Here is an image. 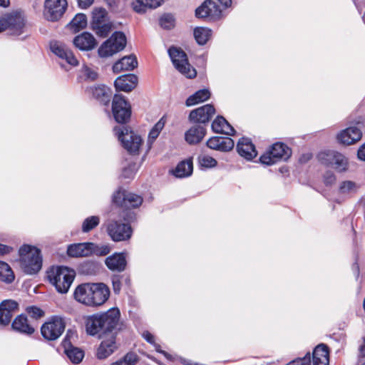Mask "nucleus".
I'll list each match as a JSON object with an SVG mask.
<instances>
[{
  "label": "nucleus",
  "mask_w": 365,
  "mask_h": 365,
  "mask_svg": "<svg viewBox=\"0 0 365 365\" xmlns=\"http://www.w3.org/2000/svg\"><path fill=\"white\" fill-rule=\"evenodd\" d=\"M19 255L20 267L26 274H34L41 270L42 256L39 249L26 245L20 248Z\"/></svg>",
  "instance_id": "f257e3e1"
},
{
  "label": "nucleus",
  "mask_w": 365,
  "mask_h": 365,
  "mask_svg": "<svg viewBox=\"0 0 365 365\" xmlns=\"http://www.w3.org/2000/svg\"><path fill=\"white\" fill-rule=\"evenodd\" d=\"M76 272L67 267H52L47 273L49 282L60 293H66L75 278Z\"/></svg>",
  "instance_id": "f03ea898"
},
{
  "label": "nucleus",
  "mask_w": 365,
  "mask_h": 365,
  "mask_svg": "<svg viewBox=\"0 0 365 365\" xmlns=\"http://www.w3.org/2000/svg\"><path fill=\"white\" fill-rule=\"evenodd\" d=\"M26 29L25 16L21 11H13L0 16V33L7 31L10 35L20 36Z\"/></svg>",
  "instance_id": "7ed1b4c3"
},
{
  "label": "nucleus",
  "mask_w": 365,
  "mask_h": 365,
  "mask_svg": "<svg viewBox=\"0 0 365 365\" xmlns=\"http://www.w3.org/2000/svg\"><path fill=\"white\" fill-rule=\"evenodd\" d=\"M115 135L121 142L123 148L130 154L138 155L143 145L140 135L130 130L128 128L115 126L113 129Z\"/></svg>",
  "instance_id": "20e7f679"
},
{
  "label": "nucleus",
  "mask_w": 365,
  "mask_h": 365,
  "mask_svg": "<svg viewBox=\"0 0 365 365\" xmlns=\"http://www.w3.org/2000/svg\"><path fill=\"white\" fill-rule=\"evenodd\" d=\"M168 54L175 68L189 78H195L197 71L188 62L187 54L180 48L172 46Z\"/></svg>",
  "instance_id": "39448f33"
},
{
  "label": "nucleus",
  "mask_w": 365,
  "mask_h": 365,
  "mask_svg": "<svg viewBox=\"0 0 365 365\" xmlns=\"http://www.w3.org/2000/svg\"><path fill=\"white\" fill-rule=\"evenodd\" d=\"M91 29L100 37H106L113 28L106 10L101 7L94 8L92 11Z\"/></svg>",
  "instance_id": "423d86ee"
},
{
  "label": "nucleus",
  "mask_w": 365,
  "mask_h": 365,
  "mask_svg": "<svg viewBox=\"0 0 365 365\" xmlns=\"http://www.w3.org/2000/svg\"><path fill=\"white\" fill-rule=\"evenodd\" d=\"M126 45V37L123 32L116 31L98 48V55L106 58L122 51Z\"/></svg>",
  "instance_id": "0eeeda50"
},
{
  "label": "nucleus",
  "mask_w": 365,
  "mask_h": 365,
  "mask_svg": "<svg viewBox=\"0 0 365 365\" xmlns=\"http://www.w3.org/2000/svg\"><path fill=\"white\" fill-rule=\"evenodd\" d=\"M66 328V321L61 316H53L46 322L41 328L44 339L53 341L59 338Z\"/></svg>",
  "instance_id": "6e6552de"
},
{
  "label": "nucleus",
  "mask_w": 365,
  "mask_h": 365,
  "mask_svg": "<svg viewBox=\"0 0 365 365\" xmlns=\"http://www.w3.org/2000/svg\"><path fill=\"white\" fill-rule=\"evenodd\" d=\"M101 322L102 332L106 334H115L123 329V324L120 322V313L118 309L111 308L106 312L99 314Z\"/></svg>",
  "instance_id": "1a4fd4ad"
},
{
  "label": "nucleus",
  "mask_w": 365,
  "mask_h": 365,
  "mask_svg": "<svg viewBox=\"0 0 365 365\" xmlns=\"http://www.w3.org/2000/svg\"><path fill=\"white\" fill-rule=\"evenodd\" d=\"M322 163L333 167L337 172L344 173L349 168V160L342 153L335 150L322 152L318 156Z\"/></svg>",
  "instance_id": "9d476101"
},
{
  "label": "nucleus",
  "mask_w": 365,
  "mask_h": 365,
  "mask_svg": "<svg viewBox=\"0 0 365 365\" xmlns=\"http://www.w3.org/2000/svg\"><path fill=\"white\" fill-rule=\"evenodd\" d=\"M106 230L110 237L115 242L129 240L132 235L131 227L115 219L108 221Z\"/></svg>",
  "instance_id": "9b49d317"
},
{
  "label": "nucleus",
  "mask_w": 365,
  "mask_h": 365,
  "mask_svg": "<svg viewBox=\"0 0 365 365\" xmlns=\"http://www.w3.org/2000/svg\"><path fill=\"white\" fill-rule=\"evenodd\" d=\"M112 111L116 122L119 123H127L131 115V107L125 97L121 94L114 95L112 101Z\"/></svg>",
  "instance_id": "f8f14e48"
},
{
  "label": "nucleus",
  "mask_w": 365,
  "mask_h": 365,
  "mask_svg": "<svg viewBox=\"0 0 365 365\" xmlns=\"http://www.w3.org/2000/svg\"><path fill=\"white\" fill-rule=\"evenodd\" d=\"M66 0H45L43 4V16L50 21L60 19L67 9Z\"/></svg>",
  "instance_id": "ddd939ff"
},
{
  "label": "nucleus",
  "mask_w": 365,
  "mask_h": 365,
  "mask_svg": "<svg viewBox=\"0 0 365 365\" xmlns=\"http://www.w3.org/2000/svg\"><path fill=\"white\" fill-rule=\"evenodd\" d=\"M290 155V150L287 146L281 143L273 144L271 150L260 157L262 164L270 165L274 164L280 159H287Z\"/></svg>",
  "instance_id": "4468645a"
},
{
  "label": "nucleus",
  "mask_w": 365,
  "mask_h": 365,
  "mask_svg": "<svg viewBox=\"0 0 365 365\" xmlns=\"http://www.w3.org/2000/svg\"><path fill=\"white\" fill-rule=\"evenodd\" d=\"M195 15L197 18L215 21L222 17V11L215 1L206 0L196 9Z\"/></svg>",
  "instance_id": "2eb2a0df"
},
{
  "label": "nucleus",
  "mask_w": 365,
  "mask_h": 365,
  "mask_svg": "<svg viewBox=\"0 0 365 365\" xmlns=\"http://www.w3.org/2000/svg\"><path fill=\"white\" fill-rule=\"evenodd\" d=\"M113 202L121 207L133 208L141 205L143 199L134 193L119 190L114 194Z\"/></svg>",
  "instance_id": "dca6fc26"
},
{
  "label": "nucleus",
  "mask_w": 365,
  "mask_h": 365,
  "mask_svg": "<svg viewBox=\"0 0 365 365\" xmlns=\"http://www.w3.org/2000/svg\"><path fill=\"white\" fill-rule=\"evenodd\" d=\"M339 143L343 145H351L358 143L362 138V132L356 126H350L340 130L336 136Z\"/></svg>",
  "instance_id": "f3484780"
},
{
  "label": "nucleus",
  "mask_w": 365,
  "mask_h": 365,
  "mask_svg": "<svg viewBox=\"0 0 365 365\" xmlns=\"http://www.w3.org/2000/svg\"><path fill=\"white\" fill-rule=\"evenodd\" d=\"M215 113V109L211 104H206L190 111L188 118L190 121L206 123Z\"/></svg>",
  "instance_id": "a211bd4d"
},
{
  "label": "nucleus",
  "mask_w": 365,
  "mask_h": 365,
  "mask_svg": "<svg viewBox=\"0 0 365 365\" xmlns=\"http://www.w3.org/2000/svg\"><path fill=\"white\" fill-rule=\"evenodd\" d=\"M51 51L60 58L64 59L71 66H76L78 61L74 56L73 51L65 44L55 41L51 43Z\"/></svg>",
  "instance_id": "6ab92c4d"
},
{
  "label": "nucleus",
  "mask_w": 365,
  "mask_h": 365,
  "mask_svg": "<svg viewBox=\"0 0 365 365\" xmlns=\"http://www.w3.org/2000/svg\"><path fill=\"white\" fill-rule=\"evenodd\" d=\"M18 303L11 299L3 301L0 304V325L7 326L11 322L14 314L18 310Z\"/></svg>",
  "instance_id": "aec40b11"
},
{
  "label": "nucleus",
  "mask_w": 365,
  "mask_h": 365,
  "mask_svg": "<svg viewBox=\"0 0 365 365\" xmlns=\"http://www.w3.org/2000/svg\"><path fill=\"white\" fill-rule=\"evenodd\" d=\"M110 291L108 287L103 283L92 284L91 306H100L108 299Z\"/></svg>",
  "instance_id": "412c9836"
},
{
  "label": "nucleus",
  "mask_w": 365,
  "mask_h": 365,
  "mask_svg": "<svg viewBox=\"0 0 365 365\" xmlns=\"http://www.w3.org/2000/svg\"><path fill=\"white\" fill-rule=\"evenodd\" d=\"M94 243L83 242L70 245L67 249L68 256L72 257H84L92 255Z\"/></svg>",
  "instance_id": "4be33fe9"
},
{
  "label": "nucleus",
  "mask_w": 365,
  "mask_h": 365,
  "mask_svg": "<svg viewBox=\"0 0 365 365\" xmlns=\"http://www.w3.org/2000/svg\"><path fill=\"white\" fill-rule=\"evenodd\" d=\"M207 145L212 150L227 152L234 148L235 143L232 138L228 137L215 136L207 141Z\"/></svg>",
  "instance_id": "5701e85b"
},
{
  "label": "nucleus",
  "mask_w": 365,
  "mask_h": 365,
  "mask_svg": "<svg viewBox=\"0 0 365 365\" xmlns=\"http://www.w3.org/2000/svg\"><path fill=\"white\" fill-rule=\"evenodd\" d=\"M115 334H109L107 338H103L98 350L96 356L100 359L107 358L116 349Z\"/></svg>",
  "instance_id": "b1692460"
},
{
  "label": "nucleus",
  "mask_w": 365,
  "mask_h": 365,
  "mask_svg": "<svg viewBox=\"0 0 365 365\" xmlns=\"http://www.w3.org/2000/svg\"><path fill=\"white\" fill-rule=\"evenodd\" d=\"M138 84V77L134 74L123 75L114 82L116 91H132Z\"/></svg>",
  "instance_id": "393cba45"
},
{
  "label": "nucleus",
  "mask_w": 365,
  "mask_h": 365,
  "mask_svg": "<svg viewBox=\"0 0 365 365\" xmlns=\"http://www.w3.org/2000/svg\"><path fill=\"white\" fill-rule=\"evenodd\" d=\"M73 42L75 46L81 51L92 50L97 44L93 36L88 32H83L76 36Z\"/></svg>",
  "instance_id": "a878e982"
},
{
  "label": "nucleus",
  "mask_w": 365,
  "mask_h": 365,
  "mask_svg": "<svg viewBox=\"0 0 365 365\" xmlns=\"http://www.w3.org/2000/svg\"><path fill=\"white\" fill-rule=\"evenodd\" d=\"M74 297L78 302L91 306L92 284L79 285L75 290Z\"/></svg>",
  "instance_id": "bb28decb"
},
{
  "label": "nucleus",
  "mask_w": 365,
  "mask_h": 365,
  "mask_svg": "<svg viewBox=\"0 0 365 365\" xmlns=\"http://www.w3.org/2000/svg\"><path fill=\"white\" fill-rule=\"evenodd\" d=\"M206 135V129L201 125H193L185 133L186 142L190 145L197 144Z\"/></svg>",
  "instance_id": "cd10ccee"
},
{
  "label": "nucleus",
  "mask_w": 365,
  "mask_h": 365,
  "mask_svg": "<svg viewBox=\"0 0 365 365\" xmlns=\"http://www.w3.org/2000/svg\"><path fill=\"white\" fill-rule=\"evenodd\" d=\"M239 154L247 160H252L257 156V151L250 139L242 138L237 145Z\"/></svg>",
  "instance_id": "c85d7f7f"
},
{
  "label": "nucleus",
  "mask_w": 365,
  "mask_h": 365,
  "mask_svg": "<svg viewBox=\"0 0 365 365\" xmlns=\"http://www.w3.org/2000/svg\"><path fill=\"white\" fill-rule=\"evenodd\" d=\"M138 66L137 58L133 55L123 57L113 66L114 73H120L123 71H132Z\"/></svg>",
  "instance_id": "c756f323"
},
{
  "label": "nucleus",
  "mask_w": 365,
  "mask_h": 365,
  "mask_svg": "<svg viewBox=\"0 0 365 365\" xmlns=\"http://www.w3.org/2000/svg\"><path fill=\"white\" fill-rule=\"evenodd\" d=\"M329 363L328 346L324 344H319L313 351V365H329Z\"/></svg>",
  "instance_id": "7c9ffc66"
},
{
  "label": "nucleus",
  "mask_w": 365,
  "mask_h": 365,
  "mask_svg": "<svg viewBox=\"0 0 365 365\" xmlns=\"http://www.w3.org/2000/svg\"><path fill=\"white\" fill-rule=\"evenodd\" d=\"M12 329L20 333L32 334L34 327L29 322L28 319L23 314L16 317L12 322Z\"/></svg>",
  "instance_id": "2f4dec72"
},
{
  "label": "nucleus",
  "mask_w": 365,
  "mask_h": 365,
  "mask_svg": "<svg viewBox=\"0 0 365 365\" xmlns=\"http://www.w3.org/2000/svg\"><path fill=\"white\" fill-rule=\"evenodd\" d=\"M215 133L232 135L235 133L233 127L222 116H217L212 123Z\"/></svg>",
  "instance_id": "473e14b6"
},
{
  "label": "nucleus",
  "mask_w": 365,
  "mask_h": 365,
  "mask_svg": "<svg viewBox=\"0 0 365 365\" xmlns=\"http://www.w3.org/2000/svg\"><path fill=\"white\" fill-rule=\"evenodd\" d=\"M163 0H133V9L137 13H144L148 9H155L161 5Z\"/></svg>",
  "instance_id": "72a5a7b5"
},
{
  "label": "nucleus",
  "mask_w": 365,
  "mask_h": 365,
  "mask_svg": "<svg viewBox=\"0 0 365 365\" xmlns=\"http://www.w3.org/2000/svg\"><path fill=\"white\" fill-rule=\"evenodd\" d=\"M106 264L110 270L121 272L124 270L126 262L123 255L115 254L106 258Z\"/></svg>",
  "instance_id": "f704fd0d"
},
{
  "label": "nucleus",
  "mask_w": 365,
  "mask_h": 365,
  "mask_svg": "<svg viewBox=\"0 0 365 365\" xmlns=\"http://www.w3.org/2000/svg\"><path fill=\"white\" fill-rule=\"evenodd\" d=\"M86 330L89 335L94 336L102 331V324L98 314L88 316L85 319Z\"/></svg>",
  "instance_id": "c9c22d12"
},
{
  "label": "nucleus",
  "mask_w": 365,
  "mask_h": 365,
  "mask_svg": "<svg viewBox=\"0 0 365 365\" xmlns=\"http://www.w3.org/2000/svg\"><path fill=\"white\" fill-rule=\"evenodd\" d=\"M63 345L65 347V353L73 363L78 364L82 361L84 356L82 350L73 346L67 347L68 343L66 340H64Z\"/></svg>",
  "instance_id": "e433bc0d"
},
{
  "label": "nucleus",
  "mask_w": 365,
  "mask_h": 365,
  "mask_svg": "<svg viewBox=\"0 0 365 365\" xmlns=\"http://www.w3.org/2000/svg\"><path fill=\"white\" fill-rule=\"evenodd\" d=\"M212 36V30L207 27H197L194 29V37L200 45H205Z\"/></svg>",
  "instance_id": "4c0bfd02"
},
{
  "label": "nucleus",
  "mask_w": 365,
  "mask_h": 365,
  "mask_svg": "<svg viewBox=\"0 0 365 365\" xmlns=\"http://www.w3.org/2000/svg\"><path fill=\"white\" fill-rule=\"evenodd\" d=\"M192 172V163L190 160L182 161L180 163L173 174L178 178H185L189 176Z\"/></svg>",
  "instance_id": "58836bf2"
},
{
  "label": "nucleus",
  "mask_w": 365,
  "mask_h": 365,
  "mask_svg": "<svg viewBox=\"0 0 365 365\" xmlns=\"http://www.w3.org/2000/svg\"><path fill=\"white\" fill-rule=\"evenodd\" d=\"M210 98V93H194L187 98L185 105L187 107L194 106L207 101Z\"/></svg>",
  "instance_id": "ea45409f"
},
{
  "label": "nucleus",
  "mask_w": 365,
  "mask_h": 365,
  "mask_svg": "<svg viewBox=\"0 0 365 365\" xmlns=\"http://www.w3.org/2000/svg\"><path fill=\"white\" fill-rule=\"evenodd\" d=\"M359 189V185L351 180H344L339 185V192L343 195L355 193Z\"/></svg>",
  "instance_id": "a19ab883"
},
{
  "label": "nucleus",
  "mask_w": 365,
  "mask_h": 365,
  "mask_svg": "<svg viewBox=\"0 0 365 365\" xmlns=\"http://www.w3.org/2000/svg\"><path fill=\"white\" fill-rule=\"evenodd\" d=\"M166 123V118L163 116L151 128L148 134V142L153 143L159 136L160 132L165 127Z\"/></svg>",
  "instance_id": "79ce46f5"
},
{
  "label": "nucleus",
  "mask_w": 365,
  "mask_h": 365,
  "mask_svg": "<svg viewBox=\"0 0 365 365\" xmlns=\"http://www.w3.org/2000/svg\"><path fill=\"white\" fill-rule=\"evenodd\" d=\"M14 279V274L9 265L0 261V280L6 283H11Z\"/></svg>",
  "instance_id": "37998d69"
},
{
  "label": "nucleus",
  "mask_w": 365,
  "mask_h": 365,
  "mask_svg": "<svg viewBox=\"0 0 365 365\" xmlns=\"http://www.w3.org/2000/svg\"><path fill=\"white\" fill-rule=\"evenodd\" d=\"M71 27L75 31H79L87 25V18L83 14H76L70 23Z\"/></svg>",
  "instance_id": "c03bdc74"
},
{
  "label": "nucleus",
  "mask_w": 365,
  "mask_h": 365,
  "mask_svg": "<svg viewBox=\"0 0 365 365\" xmlns=\"http://www.w3.org/2000/svg\"><path fill=\"white\" fill-rule=\"evenodd\" d=\"M100 223V218L98 216H90L84 220L82 223V231L88 232Z\"/></svg>",
  "instance_id": "a18cd8bd"
},
{
  "label": "nucleus",
  "mask_w": 365,
  "mask_h": 365,
  "mask_svg": "<svg viewBox=\"0 0 365 365\" xmlns=\"http://www.w3.org/2000/svg\"><path fill=\"white\" fill-rule=\"evenodd\" d=\"M137 361L138 356L135 353L130 352L110 365H135Z\"/></svg>",
  "instance_id": "49530a36"
},
{
  "label": "nucleus",
  "mask_w": 365,
  "mask_h": 365,
  "mask_svg": "<svg viewBox=\"0 0 365 365\" xmlns=\"http://www.w3.org/2000/svg\"><path fill=\"white\" fill-rule=\"evenodd\" d=\"M175 19L171 14H164L159 19L160 26L165 29H171L174 27Z\"/></svg>",
  "instance_id": "de8ad7c7"
},
{
  "label": "nucleus",
  "mask_w": 365,
  "mask_h": 365,
  "mask_svg": "<svg viewBox=\"0 0 365 365\" xmlns=\"http://www.w3.org/2000/svg\"><path fill=\"white\" fill-rule=\"evenodd\" d=\"M198 162L200 166L207 168H213L217 165V161L215 159L205 155H200L198 158Z\"/></svg>",
  "instance_id": "09e8293b"
},
{
  "label": "nucleus",
  "mask_w": 365,
  "mask_h": 365,
  "mask_svg": "<svg viewBox=\"0 0 365 365\" xmlns=\"http://www.w3.org/2000/svg\"><path fill=\"white\" fill-rule=\"evenodd\" d=\"M81 73L83 74L86 79L90 81H94L98 78V73L96 71L88 67V66H83L82 67Z\"/></svg>",
  "instance_id": "8fccbe9b"
},
{
  "label": "nucleus",
  "mask_w": 365,
  "mask_h": 365,
  "mask_svg": "<svg viewBox=\"0 0 365 365\" xmlns=\"http://www.w3.org/2000/svg\"><path fill=\"white\" fill-rule=\"evenodd\" d=\"M143 337L149 343L154 344L157 351L162 353L165 357L169 358L170 355L165 351L160 349V346L155 344L154 336L149 331H144L143 333Z\"/></svg>",
  "instance_id": "3c124183"
},
{
  "label": "nucleus",
  "mask_w": 365,
  "mask_h": 365,
  "mask_svg": "<svg viewBox=\"0 0 365 365\" xmlns=\"http://www.w3.org/2000/svg\"><path fill=\"white\" fill-rule=\"evenodd\" d=\"M26 312L31 317L36 319H39L44 315V312L41 309L35 306L27 307Z\"/></svg>",
  "instance_id": "603ef678"
},
{
  "label": "nucleus",
  "mask_w": 365,
  "mask_h": 365,
  "mask_svg": "<svg viewBox=\"0 0 365 365\" xmlns=\"http://www.w3.org/2000/svg\"><path fill=\"white\" fill-rule=\"evenodd\" d=\"M110 252V247L107 245H96L94 244L92 255H106Z\"/></svg>",
  "instance_id": "864d4df0"
},
{
  "label": "nucleus",
  "mask_w": 365,
  "mask_h": 365,
  "mask_svg": "<svg viewBox=\"0 0 365 365\" xmlns=\"http://www.w3.org/2000/svg\"><path fill=\"white\" fill-rule=\"evenodd\" d=\"M135 173V165H130L128 168H125L123 171L122 175L125 178H132Z\"/></svg>",
  "instance_id": "5fc2aeb1"
},
{
  "label": "nucleus",
  "mask_w": 365,
  "mask_h": 365,
  "mask_svg": "<svg viewBox=\"0 0 365 365\" xmlns=\"http://www.w3.org/2000/svg\"><path fill=\"white\" fill-rule=\"evenodd\" d=\"M336 180V176L332 172H327L324 175V182L327 185L334 184Z\"/></svg>",
  "instance_id": "6e6d98bb"
},
{
  "label": "nucleus",
  "mask_w": 365,
  "mask_h": 365,
  "mask_svg": "<svg viewBox=\"0 0 365 365\" xmlns=\"http://www.w3.org/2000/svg\"><path fill=\"white\" fill-rule=\"evenodd\" d=\"M95 0H76L78 6L82 9L89 8L94 2Z\"/></svg>",
  "instance_id": "4d7b16f0"
},
{
  "label": "nucleus",
  "mask_w": 365,
  "mask_h": 365,
  "mask_svg": "<svg viewBox=\"0 0 365 365\" xmlns=\"http://www.w3.org/2000/svg\"><path fill=\"white\" fill-rule=\"evenodd\" d=\"M108 93H98L96 98L100 101L103 104L107 105L109 102L110 96L108 95Z\"/></svg>",
  "instance_id": "13d9d810"
},
{
  "label": "nucleus",
  "mask_w": 365,
  "mask_h": 365,
  "mask_svg": "<svg viewBox=\"0 0 365 365\" xmlns=\"http://www.w3.org/2000/svg\"><path fill=\"white\" fill-rule=\"evenodd\" d=\"M113 289L115 293L118 294L120 290V281L118 277H114L112 279Z\"/></svg>",
  "instance_id": "bf43d9fd"
},
{
  "label": "nucleus",
  "mask_w": 365,
  "mask_h": 365,
  "mask_svg": "<svg viewBox=\"0 0 365 365\" xmlns=\"http://www.w3.org/2000/svg\"><path fill=\"white\" fill-rule=\"evenodd\" d=\"M357 156L359 160L365 161V143L358 149Z\"/></svg>",
  "instance_id": "052dcab7"
},
{
  "label": "nucleus",
  "mask_w": 365,
  "mask_h": 365,
  "mask_svg": "<svg viewBox=\"0 0 365 365\" xmlns=\"http://www.w3.org/2000/svg\"><path fill=\"white\" fill-rule=\"evenodd\" d=\"M11 247L0 244V255L8 254L11 251Z\"/></svg>",
  "instance_id": "680f3d73"
},
{
  "label": "nucleus",
  "mask_w": 365,
  "mask_h": 365,
  "mask_svg": "<svg viewBox=\"0 0 365 365\" xmlns=\"http://www.w3.org/2000/svg\"><path fill=\"white\" fill-rule=\"evenodd\" d=\"M110 88H108L105 85H98L97 87H96V91H102V92H104V91H109Z\"/></svg>",
  "instance_id": "e2e57ef3"
},
{
  "label": "nucleus",
  "mask_w": 365,
  "mask_h": 365,
  "mask_svg": "<svg viewBox=\"0 0 365 365\" xmlns=\"http://www.w3.org/2000/svg\"><path fill=\"white\" fill-rule=\"evenodd\" d=\"M222 6L225 8H228L231 6L232 0H217Z\"/></svg>",
  "instance_id": "0e129e2a"
},
{
  "label": "nucleus",
  "mask_w": 365,
  "mask_h": 365,
  "mask_svg": "<svg viewBox=\"0 0 365 365\" xmlns=\"http://www.w3.org/2000/svg\"><path fill=\"white\" fill-rule=\"evenodd\" d=\"M9 5V0H0V6L6 7Z\"/></svg>",
  "instance_id": "69168bd1"
},
{
  "label": "nucleus",
  "mask_w": 365,
  "mask_h": 365,
  "mask_svg": "<svg viewBox=\"0 0 365 365\" xmlns=\"http://www.w3.org/2000/svg\"><path fill=\"white\" fill-rule=\"evenodd\" d=\"M361 354L363 356H365V344L360 348Z\"/></svg>",
  "instance_id": "338daca9"
},
{
  "label": "nucleus",
  "mask_w": 365,
  "mask_h": 365,
  "mask_svg": "<svg viewBox=\"0 0 365 365\" xmlns=\"http://www.w3.org/2000/svg\"><path fill=\"white\" fill-rule=\"evenodd\" d=\"M108 3V4L110 6H112L113 5H115V0H106Z\"/></svg>",
  "instance_id": "774afa93"
}]
</instances>
